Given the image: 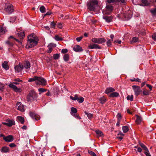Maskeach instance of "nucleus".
<instances>
[{"label":"nucleus","mask_w":156,"mask_h":156,"mask_svg":"<svg viewBox=\"0 0 156 156\" xmlns=\"http://www.w3.org/2000/svg\"><path fill=\"white\" fill-rule=\"evenodd\" d=\"M23 69L22 64L20 63L18 65L16 66L15 67V71L17 73H19Z\"/></svg>","instance_id":"12"},{"label":"nucleus","mask_w":156,"mask_h":156,"mask_svg":"<svg viewBox=\"0 0 156 156\" xmlns=\"http://www.w3.org/2000/svg\"><path fill=\"white\" fill-rule=\"evenodd\" d=\"M53 58L54 59H58L59 58V55L58 53L54 54L53 55Z\"/></svg>","instance_id":"37"},{"label":"nucleus","mask_w":156,"mask_h":156,"mask_svg":"<svg viewBox=\"0 0 156 156\" xmlns=\"http://www.w3.org/2000/svg\"><path fill=\"white\" fill-rule=\"evenodd\" d=\"M98 0H90L87 3V9L90 11H93L95 10L96 7L98 5Z\"/></svg>","instance_id":"3"},{"label":"nucleus","mask_w":156,"mask_h":156,"mask_svg":"<svg viewBox=\"0 0 156 156\" xmlns=\"http://www.w3.org/2000/svg\"><path fill=\"white\" fill-rule=\"evenodd\" d=\"M146 86L149 88L150 91L152 90V87L151 85L149 84H147Z\"/></svg>","instance_id":"64"},{"label":"nucleus","mask_w":156,"mask_h":156,"mask_svg":"<svg viewBox=\"0 0 156 156\" xmlns=\"http://www.w3.org/2000/svg\"><path fill=\"white\" fill-rule=\"evenodd\" d=\"M133 95H131V96L128 95L127 97V100H130L131 101H132L133 100Z\"/></svg>","instance_id":"43"},{"label":"nucleus","mask_w":156,"mask_h":156,"mask_svg":"<svg viewBox=\"0 0 156 156\" xmlns=\"http://www.w3.org/2000/svg\"><path fill=\"white\" fill-rule=\"evenodd\" d=\"M57 27L60 29H62V24L61 23H58Z\"/></svg>","instance_id":"62"},{"label":"nucleus","mask_w":156,"mask_h":156,"mask_svg":"<svg viewBox=\"0 0 156 156\" xmlns=\"http://www.w3.org/2000/svg\"><path fill=\"white\" fill-rule=\"evenodd\" d=\"M83 37L81 36L80 37H78L76 38V40L78 42H80L81 39L83 38Z\"/></svg>","instance_id":"60"},{"label":"nucleus","mask_w":156,"mask_h":156,"mask_svg":"<svg viewBox=\"0 0 156 156\" xmlns=\"http://www.w3.org/2000/svg\"><path fill=\"white\" fill-rule=\"evenodd\" d=\"M6 43L8 45L9 47H12L13 45V43L12 42H10L9 41H6Z\"/></svg>","instance_id":"44"},{"label":"nucleus","mask_w":156,"mask_h":156,"mask_svg":"<svg viewBox=\"0 0 156 156\" xmlns=\"http://www.w3.org/2000/svg\"><path fill=\"white\" fill-rule=\"evenodd\" d=\"M138 41V39L136 37H133L131 41H130L131 43H136Z\"/></svg>","instance_id":"33"},{"label":"nucleus","mask_w":156,"mask_h":156,"mask_svg":"<svg viewBox=\"0 0 156 156\" xmlns=\"http://www.w3.org/2000/svg\"><path fill=\"white\" fill-rule=\"evenodd\" d=\"M142 93L144 95H148L149 94V91L147 90H144L143 91Z\"/></svg>","instance_id":"42"},{"label":"nucleus","mask_w":156,"mask_h":156,"mask_svg":"<svg viewBox=\"0 0 156 156\" xmlns=\"http://www.w3.org/2000/svg\"><path fill=\"white\" fill-rule=\"evenodd\" d=\"M95 133L99 137H103L104 134L100 130L98 129L95 131Z\"/></svg>","instance_id":"25"},{"label":"nucleus","mask_w":156,"mask_h":156,"mask_svg":"<svg viewBox=\"0 0 156 156\" xmlns=\"http://www.w3.org/2000/svg\"><path fill=\"white\" fill-rule=\"evenodd\" d=\"M9 146L11 147H15L16 146V144L13 143H11L9 145Z\"/></svg>","instance_id":"61"},{"label":"nucleus","mask_w":156,"mask_h":156,"mask_svg":"<svg viewBox=\"0 0 156 156\" xmlns=\"http://www.w3.org/2000/svg\"><path fill=\"white\" fill-rule=\"evenodd\" d=\"M115 2H120L123 4H124L126 3L125 0H115Z\"/></svg>","instance_id":"52"},{"label":"nucleus","mask_w":156,"mask_h":156,"mask_svg":"<svg viewBox=\"0 0 156 156\" xmlns=\"http://www.w3.org/2000/svg\"><path fill=\"white\" fill-rule=\"evenodd\" d=\"M114 7L112 5L106 3V5L102 12L104 15H109L112 13Z\"/></svg>","instance_id":"4"},{"label":"nucleus","mask_w":156,"mask_h":156,"mask_svg":"<svg viewBox=\"0 0 156 156\" xmlns=\"http://www.w3.org/2000/svg\"><path fill=\"white\" fill-rule=\"evenodd\" d=\"M136 122L137 124H139L142 121V118L140 116H139L138 115H136Z\"/></svg>","instance_id":"21"},{"label":"nucleus","mask_w":156,"mask_h":156,"mask_svg":"<svg viewBox=\"0 0 156 156\" xmlns=\"http://www.w3.org/2000/svg\"><path fill=\"white\" fill-rule=\"evenodd\" d=\"M16 34L20 39H23L25 37L24 32L23 31H21L17 33Z\"/></svg>","instance_id":"20"},{"label":"nucleus","mask_w":156,"mask_h":156,"mask_svg":"<svg viewBox=\"0 0 156 156\" xmlns=\"http://www.w3.org/2000/svg\"><path fill=\"white\" fill-rule=\"evenodd\" d=\"M141 2L144 6H148L150 4L149 3L147 0H142Z\"/></svg>","instance_id":"31"},{"label":"nucleus","mask_w":156,"mask_h":156,"mask_svg":"<svg viewBox=\"0 0 156 156\" xmlns=\"http://www.w3.org/2000/svg\"><path fill=\"white\" fill-rule=\"evenodd\" d=\"M139 145L140 146L142 147V148L145 151H147L148 149L146 146L143 143H141L140 142L139 143Z\"/></svg>","instance_id":"30"},{"label":"nucleus","mask_w":156,"mask_h":156,"mask_svg":"<svg viewBox=\"0 0 156 156\" xmlns=\"http://www.w3.org/2000/svg\"><path fill=\"white\" fill-rule=\"evenodd\" d=\"M9 86L10 88L12 89L14 91L16 92L19 91L20 90V88H17L16 85L13 84V83L11 82L9 84Z\"/></svg>","instance_id":"14"},{"label":"nucleus","mask_w":156,"mask_h":156,"mask_svg":"<svg viewBox=\"0 0 156 156\" xmlns=\"http://www.w3.org/2000/svg\"><path fill=\"white\" fill-rule=\"evenodd\" d=\"M55 39L57 41H62V37L58 36V35H55Z\"/></svg>","instance_id":"38"},{"label":"nucleus","mask_w":156,"mask_h":156,"mask_svg":"<svg viewBox=\"0 0 156 156\" xmlns=\"http://www.w3.org/2000/svg\"><path fill=\"white\" fill-rule=\"evenodd\" d=\"M91 41L92 42L98 44H102L105 42L106 40L104 38H93L92 39Z\"/></svg>","instance_id":"8"},{"label":"nucleus","mask_w":156,"mask_h":156,"mask_svg":"<svg viewBox=\"0 0 156 156\" xmlns=\"http://www.w3.org/2000/svg\"><path fill=\"white\" fill-rule=\"evenodd\" d=\"M38 81V82H39V83L37 81L36 82V84L37 85L41 84L43 86H45L47 82L45 79L43 78L39 77Z\"/></svg>","instance_id":"9"},{"label":"nucleus","mask_w":156,"mask_h":156,"mask_svg":"<svg viewBox=\"0 0 156 156\" xmlns=\"http://www.w3.org/2000/svg\"><path fill=\"white\" fill-rule=\"evenodd\" d=\"M16 105L18 106L17 109L21 112H23L25 111L23 105L20 102H17L16 103Z\"/></svg>","instance_id":"15"},{"label":"nucleus","mask_w":156,"mask_h":156,"mask_svg":"<svg viewBox=\"0 0 156 156\" xmlns=\"http://www.w3.org/2000/svg\"><path fill=\"white\" fill-rule=\"evenodd\" d=\"M123 131L124 133H126L129 130L128 127L127 126H124L122 127Z\"/></svg>","instance_id":"32"},{"label":"nucleus","mask_w":156,"mask_h":156,"mask_svg":"<svg viewBox=\"0 0 156 156\" xmlns=\"http://www.w3.org/2000/svg\"><path fill=\"white\" fill-rule=\"evenodd\" d=\"M150 12L153 16H156V8H154L153 9H150Z\"/></svg>","instance_id":"35"},{"label":"nucleus","mask_w":156,"mask_h":156,"mask_svg":"<svg viewBox=\"0 0 156 156\" xmlns=\"http://www.w3.org/2000/svg\"><path fill=\"white\" fill-rule=\"evenodd\" d=\"M85 114L87 115V117L89 119L93 117V114L90 113H88L86 111L84 112Z\"/></svg>","instance_id":"34"},{"label":"nucleus","mask_w":156,"mask_h":156,"mask_svg":"<svg viewBox=\"0 0 156 156\" xmlns=\"http://www.w3.org/2000/svg\"><path fill=\"white\" fill-rule=\"evenodd\" d=\"M117 118L118 120H119V121H120L122 119V116L121 114L120 113H118L117 115Z\"/></svg>","instance_id":"53"},{"label":"nucleus","mask_w":156,"mask_h":156,"mask_svg":"<svg viewBox=\"0 0 156 156\" xmlns=\"http://www.w3.org/2000/svg\"><path fill=\"white\" fill-rule=\"evenodd\" d=\"M106 44L108 47H110L112 45V43L111 41V40L110 39L108 40L106 42Z\"/></svg>","instance_id":"49"},{"label":"nucleus","mask_w":156,"mask_h":156,"mask_svg":"<svg viewBox=\"0 0 156 156\" xmlns=\"http://www.w3.org/2000/svg\"><path fill=\"white\" fill-rule=\"evenodd\" d=\"M152 39L154 41H156V33H154L151 36Z\"/></svg>","instance_id":"55"},{"label":"nucleus","mask_w":156,"mask_h":156,"mask_svg":"<svg viewBox=\"0 0 156 156\" xmlns=\"http://www.w3.org/2000/svg\"><path fill=\"white\" fill-rule=\"evenodd\" d=\"M130 80L132 82H134V81H136V82H141V80L140 79H139V78H133L132 79H130Z\"/></svg>","instance_id":"46"},{"label":"nucleus","mask_w":156,"mask_h":156,"mask_svg":"<svg viewBox=\"0 0 156 156\" xmlns=\"http://www.w3.org/2000/svg\"><path fill=\"white\" fill-rule=\"evenodd\" d=\"M1 151L2 152L7 153L9 151V148L8 147L5 146L2 148Z\"/></svg>","instance_id":"26"},{"label":"nucleus","mask_w":156,"mask_h":156,"mask_svg":"<svg viewBox=\"0 0 156 156\" xmlns=\"http://www.w3.org/2000/svg\"><path fill=\"white\" fill-rule=\"evenodd\" d=\"M3 139L6 142H10L13 141L14 138L12 136L9 135L5 137H3Z\"/></svg>","instance_id":"11"},{"label":"nucleus","mask_w":156,"mask_h":156,"mask_svg":"<svg viewBox=\"0 0 156 156\" xmlns=\"http://www.w3.org/2000/svg\"><path fill=\"white\" fill-rule=\"evenodd\" d=\"M38 95L34 90H31L27 96V101L32 102L34 101H36Z\"/></svg>","instance_id":"2"},{"label":"nucleus","mask_w":156,"mask_h":156,"mask_svg":"<svg viewBox=\"0 0 156 156\" xmlns=\"http://www.w3.org/2000/svg\"><path fill=\"white\" fill-rule=\"evenodd\" d=\"M115 90V89L112 87L107 88L105 90V94H108L112 92H114Z\"/></svg>","instance_id":"19"},{"label":"nucleus","mask_w":156,"mask_h":156,"mask_svg":"<svg viewBox=\"0 0 156 156\" xmlns=\"http://www.w3.org/2000/svg\"><path fill=\"white\" fill-rule=\"evenodd\" d=\"M99 100L100 103L104 104L106 101L107 99L105 97L103 96L100 98L99 99Z\"/></svg>","instance_id":"23"},{"label":"nucleus","mask_w":156,"mask_h":156,"mask_svg":"<svg viewBox=\"0 0 156 156\" xmlns=\"http://www.w3.org/2000/svg\"><path fill=\"white\" fill-rule=\"evenodd\" d=\"M5 29L3 27L0 26V34L5 33Z\"/></svg>","instance_id":"39"},{"label":"nucleus","mask_w":156,"mask_h":156,"mask_svg":"<svg viewBox=\"0 0 156 156\" xmlns=\"http://www.w3.org/2000/svg\"><path fill=\"white\" fill-rule=\"evenodd\" d=\"M23 68H24L26 69L30 68V63L28 61H25L22 64Z\"/></svg>","instance_id":"13"},{"label":"nucleus","mask_w":156,"mask_h":156,"mask_svg":"<svg viewBox=\"0 0 156 156\" xmlns=\"http://www.w3.org/2000/svg\"><path fill=\"white\" fill-rule=\"evenodd\" d=\"M113 17L112 16H103V18L105 20V21L108 23H110L112 21Z\"/></svg>","instance_id":"16"},{"label":"nucleus","mask_w":156,"mask_h":156,"mask_svg":"<svg viewBox=\"0 0 156 156\" xmlns=\"http://www.w3.org/2000/svg\"><path fill=\"white\" fill-rule=\"evenodd\" d=\"M63 59L65 62L68 61L69 59V56L67 54H65L63 56Z\"/></svg>","instance_id":"29"},{"label":"nucleus","mask_w":156,"mask_h":156,"mask_svg":"<svg viewBox=\"0 0 156 156\" xmlns=\"http://www.w3.org/2000/svg\"><path fill=\"white\" fill-rule=\"evenodd\" d=\"M5 10L9 14H10L14 11L13 6L10 3H6L5 6Z\"/></svg>","instance_id":"5"},{"label":"nucleus","mask_w":156,"mask_h":156,"mask_svg":"<svg viewBox=\"0 0 156 156\" xmlns=\"http://www.w3.org/2000/svg\"><path fill=\"white\" fill-rule=\"evenodd\" d=\"M88 47L89 49H93L94 48L100 49L101 48V47L98 45L95 44H90Z\"/></svg>","instance_id":"17"},{"label":"nucleus","mask_w":156,"mask_h":156,"mask_svg":"<svg viewBox=\"0 0 156 156\" xmlns=\"http://www.w3.org/2000/svg\"><path fill=\"white\" fill-rule=\"evenodd\" d=\"M39 40L36 35L32 34L28 36L27 44L26 47L30 48L36 46Z\"/></svg>","instance_id":"1"},{"label":"nucleus","mask_w":156,"mask_h":156,"mask_svg":"<svg viewBox=\"0 0 156 156\" xmlns=\"http://www.w3.org/2000/svg\"><path fill=\"white\" fill-rule=\"evenodd\" d=\"M71 111L72 112L74 113H76L77 112V110L76 108L74 107L71 108Z\"/></svg>","instance_id":"48"},{"label":"nucleus","mask_w":156,"mask_h":156,"mask_svg":"<svg viewBox=\"0 0 156 156\" xmlns=\"http://www.w3.org/2000/svg\"><path fill=\"white\" fill-rule=\"evenodd\" d=\"M48 50L47 51V52L48 53H50L51 52L52 50V48L51 47H49V46H48Z\"/></svg>","instance_id":"58"},{"label":"nucleus","mask_w":156,"mask_h":156,"mask_svg":"<svg viewBox=\"0 0 156 156\" xmlns=\"http://www.w3.org/2000/svg\"><path fill=\"white\" fill-rule=\"evenodd\" d=\"M45 8L44 6L42 5L40 8V10L42 13H44L45 12Z\"/></svg>","instance_id":"41"},{"label":"nucleus","mask_w":156,"mask_h":156,"mask_svg":"<svg viewBox=\"0 0 156 156\" xmlns=\"http://www.w3.org/2000/svg\"><path fill=\"white\" fill-rule=\"evenodd\" d=\"M75 114H74V116L76 118L80 119H81V118L79 116V115L76 113H75Z\"/></svg>","instance_id":"59"},{"label":"nucleus","mask_w":156,"mask_h":156,"mask_svg":"<svg viewBox=\"0 0 156 156\" xmlns=\"http://www.w3.org/2000/svg\"><path fill=\"white\" fill-rule=\"evenodd\" d=\"M39 77L37 76H34L33 78H30L28 80L29 82H32L34 81H38Z\"/></svg>","instance_id":"27"},{"label":"nucleus","mask_w":156,"mask_h":156,"mask_svg":"<svg viewBox=\"0 0 156 156\" xmlns=\"http://www.w3.org/2000/svg\"><path fill=\"white\" fill-rule=\"evenodd\" d=\"M106 2L108 3V4H110L115 2V0H107Z\"/></svg>","instance_id":"56"},{"label":"nucleus","mask_w":156,"mask_h":156,"mask_svg":"<svg viewBox=\"0 0 156 156\" xmlns=\"http://www.w3.org/2000/svg\"><path fill=\"white\" fill-rule=\"evenodd\" d=\"M77 100L79 102L82 103L84 101V98L82 97H80L78 98Z\"/></svg>","instance_id":"36"},{"label":"nucleus","mask_w":156,"mask_h":156,"mask_svg":"<svg viewBox=\"0 0 156 156\" xmlns=\"http://www.w3.org/2000/svg\"><path fill=\"white\" fill-rule=\"evenodd\" d=\"M132 87L134 91L135 95L136 96H138L142 92L140 87L136 85L133 86Z\"/></svg>","instance_id":"6"},{"label":"nucleus","mask_w":156,"mask_h":156,"mask_svg":"<svg viewBox=\"0 0 156 156\" xmlns=\"http://www.w3.org/2000/svg\"><path fill=\"white\" fill-rule=\"evenodd\" d=\"M121 42H122L121 41V40H115L114 42V44H115L116 43H118L119 44H121Z\"/></svg>","instance_id":"63"},{"label":"nucleus","mask_w":156,"mask_h":156,"mask_svg":"<svg viewBox=\"0 0 156 156\" xmlns=\"http://www.w3.org/2000/svg\"><path fill=\"white\" fill-rule=\"evenodd\" d=\"M56 23L54 22V21L51 22L50 23V27L51 28L55 29V27Z\"/></svg>","instance_id":"45"},{"label":"nucleus","mask_w":156,"mask_h":156,"mask_svg":"<svg viewBox=\"0 0 156 156\" xmlns=\"http://www.w3.org/2000/svg\"><path fill=\"white\" fill-rule=\"evenodd\" d=\"M38 90L39 92L41 93L47 91V90L43 88H39Z\"/></svg>","instance_id":"51"},{"label":"nucleus","mask_w":156,"mask_h":156,"mask_svg":"<svg viewBox=\"0 0 156 156\" xmlns=\"http://www.w3.org/2000/svg\"><path fill=\"white\" fill-rule=\"evenodd\" d=\"M7 64L8 62L6 61H4L2 65L3 68L6 70H8L9 68V67Z\"/></svg>","instance_id":"24"},{"label":"nucleus","mask_w":156,"mask_h":156,"mask_svg":"<svg viewBox=\"0 0 156 156\" xmlns=\"http://www.w3.org/2000/svg\"><path fill=\"white\" fill-rule=\"evenodd\" d=\"M73 50L76 52H80L83 51L81 47L78 45H76L73 48Z\"/></svg>","instance_id":"18"},{"label":"nucleus","mask_w":156,"mask_h":156,"mask_svg":"<svg viewBox=\"0 0 156 156\" xmlns=\"http://www.w3.org/2000/svg\"><path fill=\"white\" fill-rule=\"evenodd\" d=\"M68 51L67 49H63L62 50L61 52L63 54H65L68 52Z\"/></svg>","instance_id":"57"},{"label":"nucleus","mask_w":156,"mask_h":156,"mask_svg":"<svg viewBox=\"0 0 156 156\" xmlns=\"http://www.w3.org/2000/svg\"><path fill=\"white\" fill-rule=\"evenodd\" d=\"M144 153L146 156H151L148 150L147 151H146L144 152Z\"/></svg>","instance_id":"54"},{"label":"nucleus","mask_w":156,"mask_h":156,"mask_svg":"<svg viewBox=\"0 0 156 156\" xmlns=\"http://www.w3.org/2000/svg\"><path fill=\"white\" fill-rule=\"evenodd\" d=\"M134 148H137V150H135V151H136V152H139L140 153H141V152H142V149L140 147H137V146H135L134 147Z\"/></svg>","instance_id":"47"},{"label":"nucleus","mask_w":156,"mask_h":156,"mask_svg":"<svg viewBox=\"0 0 156 156\" xmlns=\"http://www.w3.org/2000/svg\"><path fill=\"white\" fill-rule=\"evenodd\" d=\"M5 121L7 122H3L2 123V124L11 127L15 124V122L13 119H8Z\"/></svg>","instance_id":"7"},{"label":"nucleus","mask_w":156,"mask_h":156,"mask_svg":"<svg viewBox=\"0 0 156 156\" xmlns=\"http://www.w3.org/2000/svg\"><path fill=\"white\" fill-rule=\"evenodd\" d=\"M78 97L77 94H75L74 97H73L72 96H70V98L72 100L74 101L77 100L78 99Z\"/></svg>","instance_id":"40"},{"label":"nucleus","mask_w":156,"mask_h":156,"mask_svg":"<svg viewBox=\"0 0 156 156\" xmlns=\"http://www.w3.org/2000/svg\"><path fill=\"white\" fill-rule=\"evenodd\" d=\"M88 152L92 156H97L96 154L92 151L88 150Z\"/></svg>","instance_id":"50"},{"label":"nucleus","mask_w":156,"mask_h":156,"mask_svg":"<svg viewBox=\"0 0 156 156\" xmlns=\"http://www.w3.org/2000/svg\"><path fill=\"white\" fill-rule=\"evenodd\" d=\"M17 118L18 120L20 122L21 124H23L24 122V119L23 117L20 116H18L17 117Z\"/></svg>","instance_id":"28"},{"label":"nucleus","mask_w":156,"mask_h":156,"mask_svg":"<svg viewBox=\"0 0 156 156\" xmlns=\"http://www.w3.org/2000/svg\"><path fill=\"white\" fill-rule=\"evenodd\" d=\"M119 95V93L117 92H113L109 94V97L110 98H114L118 97Z\"/></svg>","instance_id":"22"},{"label":"nucleus","mask_w":156,"mask_h":156,"mask_svg":"<svg viewBox=\"0 0 156 156\" xmlns=\"http://www.w3.org/2000/svg\"><path fill=\"white\" fill-rule=\"evenodd\" d=\"M29 115L33 120H38L40 118L39 115L36 114L34 113L31 112H30Z\"/></svg>","instance_id":"10"}]
</instances>
